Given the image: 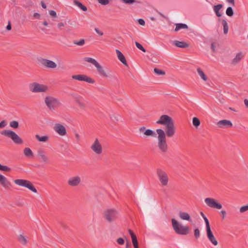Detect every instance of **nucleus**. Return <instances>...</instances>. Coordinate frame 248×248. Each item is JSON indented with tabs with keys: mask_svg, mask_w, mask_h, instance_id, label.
<instances>
[{
	"mask_svg": "<svg viewBox=\"0 0 248 248\" xmlns=\"http://www.w3.org/2000/svg\"><path fill=\"white\" fill-rule=\"evenodd\" d=\"M157 124L165 125V133L166 137H172L175 133L174 122L171 117L167 115H162L156 122Z\"/></svg>",
	"mask_w": 248,
	"mask_h": 248,
	"instance_id": "nucleus-1",
	"label": "nucleus"
},
{
	"mask_svg": "<svg viewBox=\"0 0 248 248\" xmlns=\"http://www.w3.org/2000/svg\"><path fill=\"white\" fill-rule=\"evenodd\" d=\"M156 133L158 134L157 146L162 153H166L168 150V145L167 143V139L164 131L162 129H157Z\"/></svg>",
	"mask_w": 248,
	"mask_h": 248,
	"instance_id": "nucleus-2",
	"label": "nucleus"
},
{
	"mask_svg": "<svg viewBox=\"0 0 248 248\" xmlns=\"http://www.w3.org/2000/svg\"><path fill=\"white\" fill-rule=\"evenodd\" d=\"M172 226L175 232L181 235H186L189 232V228L187 226H183L179 224L174 218L171 219Z\"/></svg>",
	"mask_w": 248,
	"mask_h": 248,
	"instance_id": "nucleus-3",
	"label": "nucleus"
},
{
	"mask_svg": "<svg viewBox=\"0 0 248 248\" xmlns=\"http://www.w3.org/2000/svg\"><path fill=\"white\" fill-rule=\"evenodd\" d=\"M1 134L10 138L16 144L23 143V140L14 131L10 130H4L1 132Z\"/></svg>",
	"mask_w": 248,
	"mask_h": 248,
	"instance_id": "nucleus-4",
	"label": "nucleus"
},
{
	"mask_svg": "<svg viewBox=\"0 0 248 248\" xmlns=\"http://www.w3.org/2000/svg\"><path fill=\"white\" fill-rule=\"evenodd\" d=\"M118 214L117 210L113 209H108L104 212V217L108 222L110 223L115 221L118 218Z\"/></svg>",
	"mask_w": 248,
	"mask_h": 248,
	"instance_id": "nucleus-5",
	"label": "nucleus"
},
{
	"mask_svg": "<svg viewBox=\"0 0 248 248\" xmlns=\"http://www.w3.org/2000/svg\"><path fill=\"white\" fill-rule=\"evenodd\" d=\"M45 102L47 108L51 111L54 110L56 108L60 105L59 101L57 98L50 96L45 98Z\"/></svg>",
	"mask_w": 248,
	"mask_h": 248,
	"instance_id": "nucleus-6",
	"label": "nucleus"
},
{
	"mask_svg": "<svg viewBox=\"0 0 248 248\" xmlns=\"http://www.w3.org/2000/svg\"><path fill=\"white\" fill-rule=\"evenodd\" d=\"M157 178L162 186H166L169 182V177L167 173L161 169L158 168L156 171Z\"/></svg>",
	"mask_w": 248,
	"mask_h": 248,
	"instance_id": "nucleus-7",
	"label": "nucleus"
},
{
	"mask_svg": "<svg viewBox=\"0 0 248 248\" xmlns=\"http://www.w3.org/2000/svg\"><path fill=\"white\" fill-rule=\"evenodd\" d=\"M14 182L16 184L25 187L34 193L37 192L36 189L33 186L32 184L28 180L24 179H16L14 181Z\"/></svg>",
	"mask_w": 248,
	"mask_h": 248,
	"instance_id": "nucleus-8",
	"label": "nucleus"
},
{
	"mask_svg": "<svg viewBox=\"0 0 248 248\" xmlns=\"http://www.w3.org/2000/svg\"><path fill=\"white\" fill-rule=\"evenodd\" d=\"M14 182L16 184L25 187L34 193L37 192L36 189L33 186L32 184L28 180L24 179H16L14 181Z\"/></svg>",
	"mask_w": 248,
	"mask_h": 248,
	"instance_id": "nucleus-9",
	"label": "nucleus"
},
{
	"mask_svg": "<svg viewBox=\"0 0 248 248\" xmlns=\"http://www.w3.org/2000/svg\"><path fill=\"white\" fill-rule=\"evenodd\" d=\"M30 91L32 93L45 92L47 90V86L33 82L30 85Z\"/></svg>",
	"mask_w": 248,
	"mask_h": 248,
	"instance_id": "nucleus-10",
	"label": "nucleus"
},
{
	"mask_svg": "<svg viewBox=\"0 0 248 248\" xmlns=\"http://www.w3.org/2000/svg\"><path fill=\"white\" fill-rule=\"evenodd\" d=\"M206 204L210 207L220 209L222 208V205L218 202L215 199L211 198H207L204 200Z\"/></svg>",
	"mask_w": 248,
	"mask_h": 248,
	"instance_id": "nucleus-11",
	"label": "nucleus"
},
{
	"mask_svg": "<svg viewBox=\"0 0 248 248\" xmlns=\"http://www.w3.org/2000/svg\"><path fill=\"white\" fill-rule=\"evenodd\" d=\"M72 78L75 80L83 81L91 84L95 83L94 79L83 74L73 75Z\"/></svg>",
	"mask_w": 248,
	"mask_h": 248,
	"instance_id": "nucleus-12",
	"label": "nucleus"
},
{
	"mask_svg": "<svg viewBox=\"0 0 248 248\" xmlns=\"http://www.w3.org/2000/svg\"><path fill=\"white\" fill-rule=\"evenodd\" d=\"M91 148L97 155H100L102 153L103 149L102 145L97 139L95 140Z\"/></svg>",
	"mask_w": 248,
	"mask_h": 248,
	"instance_id": "nucleus-13",
	"label": "nucleus"
},
{
	"mask_svg": "<svg viewBox=\"0 0 248 248\" xmlns=\"http://www.w3.org/2000/svg\"><path fill=\"white\" fill-rule=\"evenodd\" d=\"M217 125L220 128H230L233 125L231 121L228 120H220L217 123Z\"/></svg>",
	"mask_w": 248,
	"mask_h": 248,
	"instance_id": "nucleus-14",
	"label": "nucleus"
},
{
	"mask_svg": "<svg viewBox=\"0 0 248 248\" xmlns=\"http://www.w3.org/2000/svg\"><path fill=\"white\" fill-rule=\"evenodd\" d=\"M54 130L61 136H64L66 134L65 127L60 124H56L54 126Z\"/></svg>",
	"mask_w": 248,
	"mask_h": 248,
	"instance_id": "nucleus-15",
	"label": "nucleus"
},
{
	"mask_svg": "<svg viewBox=\"0 0 248 248\" xmlns=\"http://www.w3.org/2000/svg\"><path fill=\"white\" fill-rule=\"evenodd\" d=\"M41 64L49 68H55L57 67L56 63L49 60L46 59H42L40 61Z\"/></svg>",
	"mask_w": 248,
	"mask_h": 248,
	"instance_id": "nucleus-16",
	"label": "nucleus"
},
{
	"mask_svg": "<svg viewBox=\"0 0 248 248\" xmlns=\"http://www.w3.org/2000/svg\"><path fill=\"white\" fill-rule=\"evenodd\" d=\"M139 131L140 133H143V134L147 137L151 136L155 137L156 136V134L153 130L150 129H146L145 126H142L140 128Z\"/></svg>",
	"mask_w": 248,
	"mask_h": 248,
	"instance_id": "nucleus-17",
	"label": "nucleus"
},
{
	"mask_svg": "<svg viewBox=\"0 0 248 248\" xmlns=\"http://www.w3.org/2000/svg\"><path fill=\"white\" fill-rule=\"evenodd\" d=\"M81 182V178L78 176L73 177L69 179L67 183L68 185L71 186H78Z\"/></svg>",
	"mask_w": 248,
	"mask_h": 248,
	"instance_id": "nucleus-18",
	"label": "nucleus"
},
{
	"mask_svg": "<svg viewBox=\"0 0 248 248\" xmlns=\"http://www.w3.org/2000/svg\"><path fill=\"white\" fill-rule=\"evenodd\" d=\"M37 155L41 159L42 162L45 164H48L49 162V158L46 155L45 152L42 150L40 149L37 151Z\"/></svg>",
	"mask_w": 248,
	"mask_h": 248,
	"instance_id": "nucleus-19",
	"label": "nucleus"
},
{
	"mask_svg": "<svg viewBox=\"0 0 248 248\" xmlns=\"http://www.w3.org/2000/svg\"><path fill=\"white\" fill-rule=\"evenodd\" d=\"M207 237L209 240L214 245L217 246L218 242L215 237L211 229L206 230Z\"/></svg>",
	"mask_w": 248,
	"mask_h": 248,
	"instance_id": "nucleus-20",
	"label": "nucleus"
},
{
	"mask_svg": "<svg viewBox=\"0 0 248 248\" xmlns=\"http://www.w3.org/2000/svg\"><path fill=\"white\" fill-rule=\"evenodd\" d=\"M118 59L125 66H128L127 61L123 54L118 49L116 50Z\"/></svg>",
	"mask_w": 248,
	"mask_h": 248,
	"instance_id": "nucleus-21",
	"label": "nucleus"
},
{
	"mask_svg": "<svg viewBox=\"0 0 248 248\" xmlns=\"http://www.w3.org/2000/svg\"><path fill=\"white\" fill-rule=\"evenodd\" d=\"M243 57L244 55L243 54L242 52H240L238 53L235 56V58L232 59V64L235 65L239 63Z\"/></svg>",
	"mask_w": 248,
	"mask_h": 248,
	"instance_id": "nucleus-22",
	"label": "nucleus"
},
{
	"mask_svg": "<svg viewBox=\"0 0 248 248\" xmlns=\"http://www.w3.org/2000/svg\"><path fill=\"white\" fill-rule=\"evenodd\" d=\"M173 44L176 46L177 47L180 48H186L189 46V44L185 42H181L177 40L174 41L173 42Z\"/></svg>",
	"mask_w": 248,
	"mask_h": 248,
	"instance_id": "nucleus-23",
	"label": "nucleus"
},
{
	"mask_svg": "<svg viewBox=\"0 0 248 248\" xmlns=\"http://www.w3.org/2000/svg\"><path fill=\"white\" fill-rule=\"evenodd\" d=\"M0 183L4 187H8L10 185V183L3 175L0 174Z\"/></svg>",
	"mask_w": 248,
	"mask_h": 248,
	"instance_id": "nucleus-24",
	"label": "nucleus"
},
{
	"mask_svg": "<svg viewBox=\"0 0 248 248\" xmlns=\"http://www.w3.org/2000/svg\"><path fill=\"white\" fill-rule=\"evenodd\" d=\"M97 69V70L100 75L102 76L105 77H108V75L107 74L105 70L103 69V67L99 64V63H98L95 66Z\"/></svg>",
	"mask_w": 248,
	"mask_h": 248,
	"instance_id": "nucleus-25",
	"label": "nucleus"
},
{
	"mask_svg": "<svg viewBox=\"0 0 248 248\" xmlns=\"http://www.w3.org/2000/svg\"><path fill=\"white\" fill-rule=\"evenodd\" d=\"M223 7L222 4H218L215 5L213 7L214 10L217 17H220L222 16V14L219 12V10Z\"/></svg>",
	"mask_w": 248,
	"mask_h": 248,
	"instance_id": "nucleus-26",
	"label": "nucleus"
},
{
	"mask_svg": "<svg viewBox=\"0 0 248 248\" xmlns=\"http://www.w3.org/2000/svg\"><path fill=\"white\" fill-rule=\"evenodd\" d=\"M180 217L183 220L187 221H191V218L189 215L186 212H183L180 211L179 214Z\"/></svg>",
	"mask_w": 248,
	"mask_h": 248,
	"instance_id": "nucleus-27",
	"label": "nucleus"
},
{
	"mask_svg": "<svg viewBox=\"0 0 248 248\" xmlns=\"http://www.w3.org/2000/svg\"><path fill=\"white\" fill-rule=\"evenodd\" d=\"M17 240L23 245L26 246L28 241L23 234H19L17 237Z\"/></svg>",
	"mask_w": 248,
	"mask_h": 248,
	"instance_id": "nucleus-28",
	"label": "nucleus"
},
{
	"mask_svg": "<svg viewBox=\"0 0 248 248\" xmlns=\"http://www.w3.org/2000/svg\"><path fill=\"white\" fill-rule=\"evenodd\" d=\"M74 3L78 6L81 10H82L83 11H87V7L83 5L80 1L77 0H74L73 1Z\"/></svg>",
	"mask_w": 248,
	"mask_h": 248,
	"instance_id": "nucleus-29",
	"label": "nucleus"
},
{
	"mask_svg": "<svg viewBox=\"0 0 248 248\" xmlns=\"http://www.w3.org/2000/svg\"><path fill=\"white\" fill-rule=\"evenodd\" d=\"M181 29H188V26L186 24L178 23L176 24V27L174 29L175 31H177Z\"/></svg>",
	"mask_w": 248,
	"mask_h": 248,
	"instance_id": "nucleus-30",
	"label": "nucleus"
},
{
	"mask_svg": "<svg viewBox=\"0 0 248 248\" xmlns=\"http://www.w3.org/2000/svg\"><path fill=\"white\" fill-rule=\"evenodd\" d=\"M24 155L28 157L33 156V152L31 149L28 147H26L24 149Z\"/></svg>",
	"mask_w": 248,
	"mask_h": 248,
	"instance_id": "nucleus-31",
	"label": "nucleus"
},
{
	"mask_svg": "<svg viewBox=\"0 0 248 248\" xmlns=\"http://www.w3.org/2000/svg\"><path fill=\"white\" fill-rule=\"evenodd\" d=\"M36 139L40 142H46L48 140V137L47 136H43L40 137L39 135H35Z\"/></svg>",
	"mask_w": 248,
	"mask_h": 248,
	"instance_id": "nucleus-32",
	"label": "nucleus"
},
{
	"mask_svg": "<svg viewBox=\"0 0 248 248\" xmlns=\"http://www.w3.org/2000/svg\"><path fill=\"white\" fill-rule=\"evenodd\" d=\"M222 23L223 26V32L225 34H226L228 33L229 30L228 23L227 21L224 19L222 20Z\"/></svg>",
	"mask_w": 248,
	"mask_h": 248,
	"instance_id": "nucleus-33",
	"label": "nucleus"
},
{
	"mask_svg": "<svg viewBox=\"0 0 248 248\" xmlns=\"http://www.w3.org/2000/svg\"><path fill=\"white\" fill-rule=\"evenodd\" d=\"M197 72L199 75L200 76L201 78L204 81H206L207 80V78L206 76L205 75L203 71L200 68L197 69Z\"/></svg>",
	"mask_w": 248,
	"mask_h": 248,
	"instance_id": "nucleus-34",
	"label": "nucleus"
},
{
	"mask_svg": "<svg viewBox=\"0 0 248 248\" xmlns=\"http://www.w3.org/2000/svg\"><path fill=\"white\" fill-rule=\"evenodd\" d=\"M84 60L85 62L91 63L94 66H95L98 63L95 59L92 58L86 57Z\"/></svg>",
	"mask_w": 248,
	"mask_h": 248,
	"instance_id": "nucleus-35",
	"label": "nucleus"
},
{
	"mask_svg": "<svg viewBox=\"0 0 248 248\" xmlns=\"http://www.w3.org/2000/svg\"><path fill=\"white\" fill-rule=\"evenodd\" d=\"M226 15L229 16H232L234 14L232 8L231 7H228L226 11Z\"/></svg>",
	"mask_w": 248,
	"mask_h": 248,
	"instance_id": "nucleus-36",
	"label": "nucleus"
},
{
	"mask_svg": "<svg viewBox=\"0 0 248 248\" xmlns=\"http://www.w3.org/2000/svg\"><path fill=\"white\" fill-rule=\"evenodd\" d=\"M10 126L16 129L19 127V123L16 121H12L10 123Z\"/></svg>",
	"mask_w": 248,
	"mask_h": 248,
	"instance_id": "nucleus-37",
	"label": "nucleus"
},
{
	"mask_svg": "<svg viewBox=\"0 0 248 248\" xmlns=\"http://www.w3.org/2000/svg\"><path fill=\"white\" fill-rule=\"evenodd\" d=\"M192 123L194 126L197 127L201 124L200 120L197 117H194L192 119Z\"/></svg>",
	"mask_w": 248,
	"mask_h": 248,
	"instance_id": "nucleus-38",
	"label": "nucleus"
},
{
	"mask_svg": "<svg viewBox=\"0 0 248 248\" xmlns=\"http://www.w3.org/2000/svg\"><path fill=\"white\" fill-rule=\"evenodd\" d=\"M85 41L83 39H80L79 41L74 40V41H73L74 44L77 45L79 46H82L84 45L85 44Z\"/></svg>",
	"mask_w": 248,
	"mask_h": 248,
	"instance_id": "nucleus-39",
	"label": "nucleus"
},
{
	"mask_svg": "<svg viewBox=\"0 0 248 248\" xmlns=\"http://www.w3.org/2000/svg\"><path fill=\"white\" fill-rule=\"evenodd\" d=\"M154 71L155 73L157 75H164L165 74V72L164 71L157 68H154Z\"/></svg>",
	"mask_w": 248,
	"mask_h": 248,
	"instance_id": "nucleus-40",
	"label": "nucleus"
},
{
	"mask_svg": "<svg viewBox=\"0 0 248 248\" xmlns=\"http://www.w3.org/2000/svg\"><path fill=\"white\" fill-rule=\"evenodd\" d=\"M132 241L134 248H139V244L137 240V236L132 237Z\"/></svg>",
	"mask_w": 248,
	"mask_h": 248,
	"instance_id": "nucleus-41",
	"label": "nucleus"
},
{
	"mask_svg": "<svg viewBox=\"0 0 248 248\" xmlns=\"http://www.w3.org/2000/svg\"><path fill=\"white\" fill-rule=\"evenodd\" d=\"M135 45L136 46L142 51L145 52L146 51V49L143 47V46L138 42H135Z\"/></svg>",
	"mask_w": 248,
	"mask_h": 248,
	"instance_id": "nucleus-42",
	"label": "nucleus"
},
{
	"mask_svg": "<svg viewBox=\"0 0 248 248\" xmlns=\"http://www.w3.org/2000/svg\"><path fill=\"white\" fill-rule=\"evenodd\" d=\"M203 218L204 219L205 224H206V229L209 230V229H211L209 222L207 218L206 217H203Z\"/></svg>",
	"mask_w": 248,
	"mask_h": 248,
	"instance_id": "nucleus-43",
	"label": "nucleus"
},
{
	"mask_svg": "<svg viewBox=\"0 0 248 248\" xmlns=\"http://www.w3.org/2000/svg\"><path fill=\"white\" fill-rule=\"evenodd\" d=\"M11 169L6 166H3L1 165L0 170L9 172L11 171Z\"/></svg>",
	"mask_w": 248,
	"mask_h": 248,
	"instance_id": "nucleus-44",
	"label": "nucleus"
},
{
	"mask_svg": "<svg viewBox=\"0 0 248 248\" xmlns=\"http://www.w3.org/2000/svg\"><path fill=\"white\" fill-rule=\"evenodd\" d=\"M200 236V232L199 229L197 228L194 230V236L196 239H198Z\"/></svg>",
	"mask_w": 248,
	"mask_h": 248,
	"instance_id": "nucleus-45",
	"label": "nucleus"
},
{
	"mask_svg": "<svg viewBox=\"0 0 248 248\" xmlns=\"http://www.w3.org/2000/svg\"><path fill=\"white\" fill-rule=\"evenodd\" d=\"M110 118L112 122L115 123H116L119 121L118 116L113 115L112 116H110Z\"/></svg>",
	"mask_w": 248,
	"mask_h": 248,
	"instance_id": "nucleus-46",
	"label": "nucleus"
},
{
	"mask_svg": "<svg viewBox=\"0 0 248 248\" xmlns=\"http://www.w3.org/2000/svg\"><path fill=\"white\" fill-rule=\"evenodd\" d=\"M248 210V204L242 206L240 208V212L241 213H244Z\"/></svg>",
	"mask_w": 248,
	"mask_h": 248,
	"instance_id": "nucleus-47",
	"label": "nucleus"
},
{
	"mask_svg": "<svg viewBox=\"0 0 248 248\" xmlns=\"http://www.w3.org/2000/svg\"><path fill=\"white\" fill-rule=\"evenodd\" d=\"M117 242L120 245H123L124 243V240L122 237H120L117 239Z\"/></svg>",
	"mask_w": 248,
	"mask_h": 248,
	"instance_id": "nucleus-48",
	"label": "nucleus"
},
{
	"mask_svg": "<svg viewBox=\"0 0 248 248\" xmlns=\"http://www.w3.org/2000/svg\"><path fill=\"white\" fill-rule=\"evenodd\" d=\"M99 3L102 5H107L109 3L108 0H97Z\"/></svg>",
	"mask_w": 248,
	"mask_h": 248,
	"instance_id": "nucleus-49",
	"label": "nucleus"
},
{
	"mask_svg": "<svg viewBox=\"0 0 248 248\" xmlns=\"http://www.w3.org/2000/svg\"><path fill=\"white\" fill-rule=\"evenodd\" d=\"M122 1L125 4H132L134 2H136V0H122Z\"/></svg>",
	"mask_w": 248,
	"mask_h": 248,
	"instance_id": "nucleus-50",
	"label": "nucleus"
},
{
	"mask_svg": "<svg viewBox=\"0 0 248 248\" xmlns=\"http://www.w3.org/2000/svg\"><path fill=\"white\" fill-rule=\"evenodd\" d=\"M78 105L79 107L82 109H85L86 108V105L82 102H79V104Z\"/></svg>",
	"mask_w": 248,
	"mask_h": 248,
	"instance_id": "nucleus-51",
	"label": "nucleus"
},
{
	"mask_svg": "<svg viewBox=\"0 0 248 248\" xmlns=\"http://www.w3.org/2000/svg\"><path fill=\"white\" fill-rule=\"evenodd\" d=\"M94 30L99 35H100V36L103 35V34H104L103 32L102 31H100L98 28H95Z\"/></svg>",
	"mask_w": 248,
	"mask_h": 248,
	"instance_id": "nucleus-52",
	"label": "nucleus"
},
{
	"mask_svg": "<svg viewBox=\"0 0 248 248\" xmlns=\"http://www.w3.org/2000/svg\"><path fill=\"white\" fill-rule=\"evenodd\" d=\"M49 14L52 17H56L57 16V13L54 10H50L49 11Z\"/></svg>",
	"mask_w": 248,
	"mask_h": 248,
	"instance_id": "nucleus-53",
	"label": "nucleus"
},
{
	"mask_svg": "<svg viewBox=\"0 0 248 248\" xmlns=\"http://www.w3.org/2000/svg\"><path fill=\"white\" fill-rule=\"evenodd\" d=\"M6 125L5 121L3 120L0 123V128L4 127Z\"/></svg>",
	"mask_w": 248,
	"mask_h": 248,
	"instance_id": "nucleus-54",
	"label": "nucleus"
},
{
	"mask_svg": "<svg viewBox=\"0 0 248 248\" xmlns=\"http://www.w3.org/2000/svg\"><path fill=\"white\" fill-rule=\"evenodd\" d=\"M138 23L140 25H142V26H144L145 24V22L144 20L143 19H141V18L138 19Z\"/></svg>",
	"mask_w": 248,
	"mask_h": 248,
	"instance_id": "nucleus-55",
	"label": "nucleus"
},
{
	"mask_svg": "<svg viewBox=\"0 0 248 248\" xmlns=\"http://www.w3.org/2000/svg\"><path fill=\"white\" fill-rule=\"evenodd\" d=\"M220 213L221 215L222 218L224 219L226 215V212L225 210H221Z\"/></svg>",
	"mask_w": 248,
	"mask_h": 248,
	"instance_id": "nucleus-56",
	"label": "nucleus"
},
{
	"mask_svg": "<svg viewBox=\"0 0 248 248\" xmlns=\"http://www.w3.org/2000/svg\"><path fill=\"white\" fill-rule=\"evenodd\" d=\"M128 231L129 233L131 235V238H132V237L136 236V234L134 233V232L131 229H129Z\"/></svg>",
	"mask_w": 248,
	"mask_h": 248,
	"instance_id": "nucleus-57",
	"label": "nucleus"
},
{
	"mask_svg": "<svg viewBox=\"0 0 248 248\" xmlns=\"http://www.w3.org/2000/svg\"><path fill=\"white\" fill-rule=\"evenodd\" d=\"M33 17L35 18H37V19H39L40 18V15L39 13H35L34 14H33Z\"/></svg>",
	"mask_w": 248,
	"mask_h": 248,
	"instance_id": "nucleus-58",
	"label": "nucleus"
},
{
	"mask_svg": "<svg viewBox=\"0 0 248 248\" xmlns=\"http://www.w3.org/2000/svg\"><path fill=\"white\" fill-rule=\"evenodd\" d=\"M215 43H212L211 45V49L212 50V51L213 52H215L216 51V50H215Z\"/></svg>",
	"mask_w": 248,
	"mask_h": 248,
	"instance_id": "nucleus-59",
	"label": "nucleus"
},
{
	"mask_svg": "<svg viewBox=\"0 0 248 248\" xmlns=\"http://www.w3.org/2000/svg\"><path fill=\"white\" fill-rule=\"evenodd\" d=\"M12 29L11 24L10 21L8 22V24L6 27V29L8 31H10Z\"/></svg>",
	"mask_w": 248,
	"mask_h": 248,
	"instance_id": "nucleus-60",
	"label": "nucleus"
},
{
	"mask_svg": "<svg viewBox=\"0 0 248 248\" xmlns=\"http://www.w3.org/2000/svg\"><path fill=\"white\" fill-rule=\"evenodd\" d=\"M64 24L62 22H60V23H59L57 25V26L59 28V29H61V27H64Z\"/></svg>",
	"mask_w": 248,
	"mask_h": 248,
	"instance_id": "nucleus-61",
	"label": "nucleus"
},
{
	"mask_svg": "<svg viewBox=\"0 0 248 248\" xmlns=\"http://www.w3.org/2000/svg\"><path fill=\"white\" fill-rule=\"evenodd\" d=\"M227 1L230 4H231L232 6L235 5V1L234 0H227Z\"/></svg>",
	"mask_w": 248,
	"mask_h": 248,
	"instance_id": "nucleus-62",
	"label": "nucleus"
},
{
	"mask_svg": "<svg viewBox=\"0 0 248 248\" xmlns=\"http://www.w3.org/2000/svg\"><path fill=\"white\" fill-rule=\"evenodd\" d=\"M244 104L246 106V107L248 108V100L247 99H245L244 100Z\"/></svg>",
	"mask_w": 248,
	"mask_h": 248,
	"instance_id": "nucleus-63",
	"label": "nucleus"
},
{
	"mask_svg": "<svg viewBox=\"0 0 248 248\" xmlns=\"http://www.w3.org/2000/svg\"><path fill=\"white\" fill-rule=\"evenodd\" d=\"M130 246L131 245H130V244L129 243V242L128 241H127L126 243V245H125L126 248H129Z\"/></svg>",
	"mask_w": 248,
	"mask_h": 248,
	"instance_id": "nucleus-64",
	"label": "nucleus"
}]
</instances>
